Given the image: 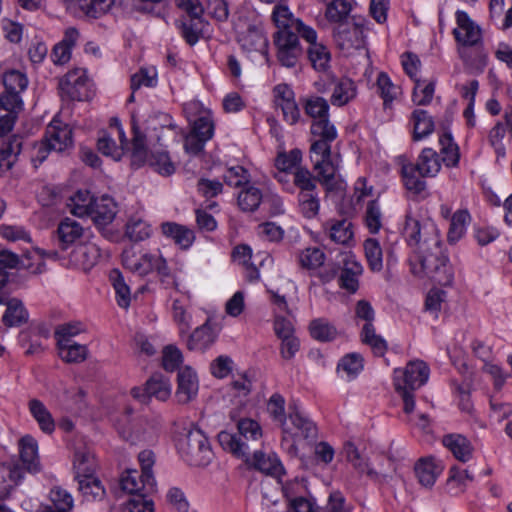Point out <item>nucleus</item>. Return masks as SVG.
<instances>
[{"label":"nucleus","instance_id":"obj_1","mask_svg":"<svg viewBox=\"0 0 512 512\" xmlns=\"http://www.w3.org/2000/svg\"><path fill=\"white\" fill-rule=\"evenodd\" d=\"M271 20L276 27L273 33V44L277 61L283 67L295 68L304 52L300 39L303 40L302 31L308 24L296 17L284 3L274 6Z\"/></svg>","mask_w":512,"mask_h":512},{"label":"nucleus","instance_id":"obj_2","mask_svg":"<svg viewBox=\"0 0 512 512\" xmlns=\"http://www.w3.org/2000/svg\"><path fill=\"white\" fill-rule=\"evenodd\" d=\"M311 135L314 138L310 146V160L313 171L327 191L339 188V155H332L331 143L337 138V130L329 118L312 121Z\"/></svg>","mask_w":512,"mask_h":512},{"label":"nucleus","instance_id":"obj_3","mask_svg":"<svg viewBox=\"0 0 512 512\" xmlns=\"http://www.w3.org/2000/svg\"><path fill=\"white\" fill-rule=\"evenodd\" d=\"M218 442L224 450L244 460L250 468L276 478H280L284 474V467L273 452L266 453L261 450L252 452L248 443L227 431H221L218 434Z\"/></svg>","mask_w":512,"mask_h":512},{"label":"nucleus","instance_id":"obj_4","mask_svg":"<svg viewBox=\"0 0 512 512\" xmlns=\"http://www.w3.org/2000/svg\"><path fill=\"white\" fill-rule=\"evenodd\" d=\"M441 169V162L436 151L424 148L415 164L408 163L402 166V177L406 189L415 194L426 193L427 184L424 177H435Z\"/></svg>","mask_w":512,"mask_h":512},{"label":"nucleus","instance_id":"obj_5","mask_svg":"<svg viewBox=\"0 0 512 512\" xmlns=\"http://www.w3.org/2000/svg\"><path fill=\"white\" fill-rule=\"evenodd\" d=\"M132 134L131 159L133 165L140 167L147 162L154 171L163 176H170L175 172V166L167 152L154 151L148 153L146 136L141 132L134 115H132Z\"/></svg>","mask_w":512,"mask_h":512},{"label":"nucleus","instance_id":"obj_6","mask_svg":"<svg viewBox=\"0 0 512 512\" xmlns=\"http://www.w3.org/2000/svg\"><path fill=\"white\" fill-rule=\"evenodd\" d=\"M403 235L409 246L415 247L418 257L432 250H439L441 240L435 225L430 222L421 223L411 212H407Z\"/></svg>","mask_w":512,"mask_h":512},{"label":"nucleus","instance_id":"obj_7","mask_svg":"<svg viewBox=\"0 0 512 512\" xmlns=\"http://www.w3.org/2000/svg\"><path fill=\"white\" fill-rule=\"evenodd\" d=\"M179 450L184 460L193 466H207L213 459L210 443L199 429L187 432L179 442Z\"/></svg>","mask_w":512,"mask_h":512},{"label":"nucleus","instance_id":"obj_8","mask_svg":"<svg viewBox=\"0 0 512 512\" xmlns=\"http://www.w3.org/2000/svg\"><path fill=\"white\" fill-rule=\"evenodd\" d=\"M421 269L441 286H450L454 280V272L448 257L439 250H432L426 255L419 256Z\"/></svg>","mask_w":512,"mask_h":512},{"label":"nucleus","instance_id":"obj_9","mask_svg":"<svg viewBox=\"0 0 512 512\" xmlns=\"http://www.w3.org/2000/svg\"><path fill=\"white\" fill-rule=\"evenodd\" d=\"M58 86L62 96L70 100L87 101L93 96L92 84L85 71L79 68L69 71Z\"/></svg>","mask_w":512,"mask_h":512},{"label":"nucleus","instance_id":"obj_10","mask_svg":"<svg viewBox=\"0 0 512 512\" xmlns=\"http://www.w3.org/2000/svg\"><path fill=\"white\" fill-rule=\"evenodd\" d=\"M429 373L430 369L425 362L410 361L405 369L394 370V387L395 389L416 390L428 381Z\"/></svg>","mask_w":512,"mask_h":512},{"label":"nucleus","instance_id":"obj_11","mask_svg":"<svg viewBox=\"0 0 512 512\" xmlns=\"http://www.w3.org/2000/svg\"><path fill=\"white\" fill-rule=\"evenodd\" d=\"M303 41L308 44L307 56L312 67L318 72H326L330 68L331 53L327 46L318 39L317 31L310 25L303 31Z\"/></svg>","mask_w":512,"mask_h":512},{"label":"nucleus","instance_id":"obj_12","mask_svg":"<svg viewBox=\"0 0 512 512\" xmlns=\"http://www.w3.org/2000/svg\"><path fill=\"white\" fill-rule=\"evenodd\" d=\"M343 454L346 460L352 464L353 468L358 473L366 474L369 479L376 483H387L392 478L390 474L376 471L373 467H371L368 460L361 454V452L352 442H346L344 444Z\"/></svg>","mask_w":512,"mask_h":512},{"label":"nucleus","instance_id":"obj_13","mask_svg":"<svg viewBox=\"0 0 512 512\" xmlns=\"http://www.w3.org/2000/svg\"><path fill=\"white\" fill-rule=\"evenodd\" d=\"M43 140L50 150L63 152L73 146L72 129L68 124L54 118L48 124Z\"/></svg>","mask_w":512,"mask_h":512},{"label":"nucleus","instance_id":"obj_14","mask_svg":"<svg viewBox=\"0 0 512 512\" xmlns=\"http://www.w3.org/2000/svg\"><path fill=\"white\" fill-rule=\"evenodd\" d=\"M457 28L453 30L456 41L463 46H476L480 43V27L464 11L456 12Z\"/></svg>","mask_w":512,"mask_h":512},{"label":"nucleus","instance_id":"obj_15","mask_svg":"<svg viewBox=\"0 0 512 512\" xmlns=\"http://www.w3.org/2000/svg\"><path fill=\"white\" fill-rule=\"evenodd\" d=\"M333 36L341 48L358 47L362 42L363 27L352 18L350 21L336 25Z\"/></svg>","mask_w":512,"mask_h":512},{"label":"nucleus","instance_id":"obj_16","mask_svg":"<svg viewBox=\"0 0 512 512\" xmlns=\"http://www.w3.org/2000/svg\"><path fill=\"white\" fill-rule=\"evenodd\" d=\"M100 256V248L95 243H85L72 250L69 261L74 267L89 271L96 265Z\"/></svg>","mask_w":512,"mask_h":512},{"label":"nucleus","instance_id":"obj_17","mask_svg":"<svg viewBox=\"0 0 512 512\" xmlns=\"http://www.w3.org/2000/svg\"><path fill=\"white\" fill-rule=\"evenodd\" d=\"M111 126H115L117 128L121 146L118 147L109 135L103 133L102 136L98 138L97 147L103 155L110 156L114 160H120L125 149H129L131 151V144L129 145L117 118L112 119Z\"/></svg>","mask_w":512,"mask_h":512},{"label":"nucleus","instance_id":"obj_18","mask_svg":"<svg viewBox=\"0 0 512 512\" xmlns=\"http://www.w3.org/2000/svg\"><path fill=\"white\" fill-rule=\"evenodd\" d=\"M415 475L420 485L431 488L443 471L440 461L432 456L420 458L414 466Z\"/></svg>","mask_w":512,"mask_h":512},{"label":"nucleus","instance_id":"obj_19","mask_svg":"<svg viewBox=\"0 0 512 512\" xmlns=\"http://www.w3.org/2000/svg\"><path fill=\"white\" fill-rule=\"evenodd\" d=\"M147 481L144 479V473L139 472L136 469H127L120 478V487L123 491L129 493L139 495L144 494L147 495L152 493L156 487V481L153 479V483L151 487L146 485Z\"/></svg>","mask_w":512,"mask_h":512},{"label":"nucleus","instance_id":"obj_20","mask_svg":"<svg viewBox=\"0 0 512 512\" xmlns=\"http://www.w3.org/2000/svg\"><path fill=\"white\" fill-rule=\"evenodd\" d=\"M198 380L196 373L190 368L185 367L178 372V388L176 397L179 403H188L196 397L198 393Z\"/></svg>","mask_w":512,"mask_h":512},{"label":"nucleus","instance_id":"obj_21","mask_svg":"<svg viewBox=\"0 0 512 512\" xmlns=\"http://www.w3.org/2000/svg\"><path fill=\"white\" fill-rule=\"evenodd\" d=\"M287 421L292 427V432L283 433V440H286L288 437L293 439H308L316 436V427L314 423L307 417L303 416L298 410L290 411Z\"/></svg>","mask_w":512,"mask_h":512},{"label":"nucleus","instance_id":"obj_22","mask_svg":"<svg viewBox=\"0 0 512 512\" xmlns=\"http://www.w3.org/2000/svg\"><path fill=\"white\" fill-rule=\"evenodd\" d=\"M152 254H137L133 248L125 249L122 253V263L126 269L140 276L152 272Z\"/></svg>","mask_w":512,"mask_h":512},{"label":"nucleus","instance_id":"obj_23","mask_svg":"<svg viewBox=\"0 0 512 512\" xmlns=\"http://www.w3.org/2000/svg\"><path fill=\"white\" fill-rule=\"evenodd\" d=\"M442 444L461 462H467L472 458L473 446L471 442L461 434L453 433L443 436Z\"/></svg>","mask_w":512,"mask_h":512},{"label":"nucleus","instance_id":"obj_24","mask_svg":"<svg viewBox=\"0 0 512 512\" xmlns=\"http://www.w3.org/2000/svg\"><path fill=\"white\" fill-rule=\"evenodd\" d=\"M117 206L113 198L103 195L96 198L89 217L98 225H107L114 219Z\"/></svg>","mask_w":512,"mask_h":512},{"label":"nucleus","instance_id":"obj_25","mask_svg":"<svg viewBox=\"0 0 512 512\" xmlns=\"http://www.w3.org/2000/svg\"><path fill=\"white\" fill-rule=\"evenodd\" d=\"M161 231L182 249H188L195 240V234L192 229L175 222L162 223Z\"/></svg>","mask_w":512,"mask_h":512},{"label":"nucleus","instance_id":"obj_26","mask_svg":"<svg viewBox=\"0 0 512 512\" xmlns=\"http://www.w3.org/2000/svg\"><path fill=\"white\" fill-rule=\"evenodd\" d=\"M20 460L24 468L29 472H37L39 469L38 444L30 435H25L19 440Z\"/></svg>","mask_w":512,"mask_h":512},{"label":"nucleus","instance_id":"obj_27","mask_svg":"<svg viewBox=\"0 0 512 512\" xmlns=\"http://www.w3.org/2000/svg\"><path fill=\"white\" fill-rule=\"evenodd\" d=\"M28 410L43 433L52 434L54 432V418L42 401L36 398L29 400Z\"/></svg>","mask_w":512,"mask_h":512},{"label":"nucleus","instance_id":"obj_28","mask_svg":"<svg viewBox=\"0 0 512 512\" xmlns=\"http://www.w3.org/2000/svg\"><path fill=\"white\" fill-rule=\"evenodd\" d=\"M113 6V0H72L71 7L79 15L98 18L108 12Z\"/></svg>","mask_w":512,"mask_h":512},{"label":"nucleus","instance_id":"obj_29","mask_svg":"<svg viewBox=\"0 0 512 512\" xmlns=\"http://www.w3.org/2000/svg\"><path fill=\"white\" fill-rule=\"evenodd\" d=\"M329 238L341 245H348L353 238L352 223L346 219L331 220L324 225Z\"/></svg>","mask_w":512,"mask_h":512},{"label":"nucleus","instance_id":"obj_30","mask_svg":"<svg viewBox=\"0 0 512 512\" xmlns=\"http://www.w3.org/2000/svg\"><path fill=\"white\" fill-rule=\"evenodd\" d=\"M7 308L2 321L7 327L19 326L28 320V312L21 300L17 298L8 299L4 296V303Z\"/></svg>","mask_w":512,"mask_h":512},{"label":"nucleus","instance_id":"obj_31","mask_svg":"<svg viewBox=\"0 0 512 512\" xmlns=\"http://www.w3.org/2000/svg\"><path fill=\"white\" fill-rule=\"evenodd\" d=\"M29 260L30 256L28 255H25L24 258L20 259L17 254L8 250H3L0 252V269L4 271L5 269L25 268L34 274H38L43 271L44 263L41 259H39V262L35 267L28 262Z\"/></svg>","mask_w":512,"mask_h":512},{"label":"nucleus","instance_id":"obj_32","mask_svg":"<svg viewBox=\"0 0 512 512\" xmlns=\"http://www.w3.org/2000/svg\"><path fill=\"white\" fill-rule=\"evenodd\" d=\"M22 469L14 464L0 463V499L6 498L11 489L22 479Z\"/></svg>","mask_w":512,"mask_h":512},{"label":"nucleus","instance_id":"obj_33","mask_svg":"<svg viewBox=\"0 0 512 512\" xmlns=\"http://www.w3.org/2000/svg\"><path fill=\"white\" fill-rule=\"evenodd\" d=\"M335 85L331 95V103L335 106H344L356 97L355 83L349 78H341L334 81Z\"/></svg>","mask_w":512,"mask_h":512},{"label":"nucleus","instance_id":"obj_34","mask_svg":"<svg viewBox=\"0 0 512 512\" xmlns=\"http://www.w3.org/2000/svg\"><path fill=\"white\" fill-rule=\"evenodd\" d=\"M238 435L236 438L248 443L253 449L254 444L259 442L263 436L260 424L251 418H241L237 420Z\"/></svg>","mask_w":512,"mask_h":512},{"label":"nucleus","instance_id":"obj_35","mask_svg":"<svg viewBox=\"0 0 512 512\" xmlns=\"http://www.w3.org/2000/svg\"><path fill=\"white\" fill-rule=\"evenodd\" d=\"M97 468L94 455L88 450H78L74 456L75 479L93 477Z\"/></svg>","mask_w":512,"mask_h":512},{"label":"nucleus","instance_id":"obj_36","mask_svg":"<svg viewBox=\"0 0 512 512\" xmlns=\"http://www.w3.org/2000/svg\"><path fill=\"white\" fill-rule=\"evenodd\" d=\"M172 387L169 379L161 374L152 375L145 384L147 397H155L160 401H166L171 395Z\"/></svg>","mask_w":512,"mask_h":512},{"label":"nucleus","instance_id":"obj_37","mask_svg":"<svg viewBox=\"0 0 512 512\" xmlns=\"http://www.w3.org/2000/svg\"><path fill=\"white\" fill-rule=\"evenodd\" d=\"M413 122V139L421 140L434 131V121L427 111L416 109L411 115Z\"/></svg>","mask_w":512,"mask_h":512},{"label":"nucleus","instance_id":"obj_38","mask_svg":"<svg viewBox=\"0 0 512 512\" xmlns=\"http://www.w3.org/2000/svg\"><path fill=\"white\" fill-rule=\"evenodd\" d=\"M267 412L273 421L280 424L283 433L292 432V427L285 415V399L279 393H274L267 402Z\"/></svg>","mask_w":512,"mask_h":512},{"label":"nucleus","instance_id":"obj_39","mask_svg":"<svg viewBox=\"0 0 512 512\" xmlns=\"http://www.w3.org/2000/svg\"><path fill=\"white\" fill-rule=\"evenodd\" d=\"M49 498L51 505L46 507V512H70L74 507L72 495L59 486L50 490Z\"/></svg>","mask_w":512,"mask_h":512},{"label":"nucleus","instance_id":"obj_40","mask_svg":"<svg viewBox=\"0 0 512 512\" xmlns=\"http://www.w3.org/2000/svg\"><path fill=\"white\" fill-rule=\"evenodd\" d=\"M301 102L305 114L312 118V121L329 118V104L325 98L317 95H311L303 98Z\"/></svg>","mask_w":512,"mask_h":512},{"label":"nucleus","instance_id":"obj_41","mask_svg":"<svg viewBox=\"0 0 512 512\" xmlns=\"http://www.w3.org/2000/svg\"><path fill=\"white\" fill-rule=\"evenodd\" d=\"M57 233L62 248L66 249L82 236L83 228L77 221L65 218L60 222Z\"/></svg>","mask_w":512,"mask_h":512},{"label":"nucleus","instance_id":"obj_42","mask_svg":"<svg viewBox=\"0 0 512 512\" xmlns=\"http://www.w3.org/2000/svg\"><path fill=\"white\" fill-rule=\"evenodd\" d=\"M109 280L115 290L117 304L121 308L127 309L131 302V292L122 273L118 269L111 270Z\"/></svg>","mask_w":512,"mask_h":512},{"label":"nucleus","instance_id":"obj_43","mask_svg":"<svg viewBox=\"0 0 512 512\" xmlns=\"http://www.w3.org/2000/svg\"><path fill=\"white\" fill-rule=\"evenodd\" d=\"M215 338L212 328L205 323L189 335L187 347L189 350H203L213 344Z\"/></svg>","mask_w":512,"mask_h":512},{"label":"nucleus","instance_id":"obj_44","mask_svg":"<svg viewBox=\"0 0 512 512\" xmlns=\"http://www.w3.org/2000/svg\"><path fill=\"white\" fill-rule=\"evenodd\" d=\"M94 198L89 191H78L71 198L68 206L72 214L78 217H89L93 208Z\"/></svg>","mask_w":512,"mask_h":512},{"label":"nucleus","instance_id":"obj_45","mask_svg":"<svg viewBox=\"0 0 512 512\" xmlns=\"http://www.w3.org/2000/svg\"><path fill=\"white\" fill-rule=\"evenodd\" d=\"M362 267L355 261L345 263L339 276V285L341 288L350 293H355L358 289V275L361 273Z\"/></svg>","mask_w":512,"mask_h":512},{"label":"nucleus","instance_id":"obj_46","mask_svg":"<svg viewBox=\"0 0 512 512\" xmlns=\"http://www.w3.org/2000/svg\"><path fill=\"white\" fill-rule=\"evenodd\" d=\"M309 330L312 338L321 342L333 341L338 335L336 327L324 318L312 320Z\"/></svg>","mask_w":512,"mask_h":512},{"label":"nucleus","instance_id":"obj_47","mask_svg":"<svg viewBox=\"0 0 512 512\" xmlns=\"http://www.w3.org/2000/svg\"><path fill=\"white\" fill-rule=\"evenodd\" d=\"M319 182L318 175H312L311 171L304 167H298L294 172L293 183L299 189V193L313 194L317 192L316 182Z\"/></svg>","mask_w":512,"mask_h":512},{"label":"nucleus","instance_id":"obj_48","mask_svg":"<svg viewBox=\"0 0 512 512\" xmlns=\"http://www.w3.org/2000/svg\"><path fill=\"white\" fill-rule=\"evenodd\" d=\"M172 316L180 334H186L191 328L192 321V315L188 311V302L181 299L173 300Z\"/></svg>","mask_w":512,"mask_h":512},{"label":"nucleus","instance_id":"obj_49","mask_svg":"<svg viewBox=\"0 0 512 512\" xmlns=\"http://www.w3.org/2000/svg\"><path fill=\"white\" fill-rule=\"evenodd\" d=\"M59 354L61 358L69 363L83 362L88 355L86 345L78 344L76 342L57 343Z\"/></svg>","mask_w":512,"mask_h":512},{"label":"nucleus","instance_id":"obj_50","mask_svg":"<svg viewBox=\"0 0 512 512\" xmlns=\"http://www.w3.org/2000/svg\"><path fill=\"white\" fill-rule=\"evenodd\" d=\"M263 198L260 189L254 186H248L238 195V205L245 212L255 211L260 204H263Z\"/></svg>","mask_w":512,"mask_h":512},{"label":"nucleus","instance_id":"obj_51","mask_svg":"<svg viewBox=\"0 0 512 512\" xmlns=\"http://www.w3.org/2000/svg\"><path fill=\"white\" fill-rule=\"evenodd\" d=\"M360 336L362 342L370 346L376 356L385 354L387 343L380 335L376 334L374 325L364 324Z\"/></svg>","mask_w":512,"mask_h":512},{"label":"nucleus","instance_id":"obj_52","mask_svg":"<svg viewBox=\"0 0 512 512\" xmlns=\"http://www.w3.org/2000/svg\"><path fill=\"white\" fill-rule=\"evenodd\" d=\"M441 153L443 154V162L448 167H455L458 165L460 154L457 144L453 142L452 135L444 132L440 138Z\"/></svg>","mask_w":512,"mask_h":512},{"label":"nucleus","instance_id":"obj_53","mask_svg":"<svg viewBox=\"0 0 512 512\" xmlns=\"http://www.w3.org/2000/svg\"><path fill=\"white\" fill-rule=\"evenodd\" d=\"M351 5L345 0H333L326 8L325 16L330 22L339 23L352 20L349 17Z\"/></svg>","mask_w":512,"mask_h":512},{"label":"nucleus","instance_id":"obj_54","mask_svg":"<svg viewBox=\"0 0 512 512\" xmlns=\"http://www.w3.org/2000/svg\"><path fill=\"white\" fill-rule=\"evenodd\" d=\"M364 359L359 353H349L341 358L337 365L338 371L346 374L348 379H354L364 367Z\"/></svg>","mask_w":512,"mask_h":512},{"label":"nucleus","instance_id":"obj_55","mask_svg":"<svg viewBox=\"0 0 512 512\" xmlns=\"http://www.w3.org/2000/svg\"><path fill=\"white\" fill-rule=\"evenodd\" d=\"M364 251L371 270L375 272L381 271L383 268V253L379 242L374 238L366 239Z\"/></svg>","mask_w":512,"mask_h":512},{"label":"nucleus","instance_id":"obj_56","mask_svg":"<svg viewBox=\"0 0 512 512\" xmlns=\"http://www.w3.org/2000/svg\"><path fill=\"white\" fill-rule=\"evenodd\" d=\"M469 220L470 215L467 211L460 210L453 214L447 235L450 243L457 242L465 234Z\"/></svg>","mask_w":512,"mask_h":512},{"label":"nucleus","instance_id":"obj_57","mask_svg":"<svg viewBox=\"0 0 512 512\" xmlns=\"http://www.w3.org/2000/svg\"><path fill=\"white\" fill-rule=\"evenodd\" d=\"M324 252L317 247H309L302 250L298 255L301 267L314 270L321 267L325 262Z\"/></svg>","mask_w":512,"mask_h":512},{"label":"nucleus","instance_id":"obj_58","mask_svg":"<svg viewBox=\"0 0 512 512\" xmlns=\"http://www.w3.org/2000/svg\"><path fill=\"white\" fill-rule=\"evenodd\" d=\"M77 481L80 492L87 500H101L104 497L105 489L96 477L83 478Z\"/></svg>","mask_w":512,"mask_h":512},{"label":"nucleus","instance_id":"obj_59","mask_svg":"<svg viewBox=\"0 0 512 512\" xmlns=\"http://www.w3.org/2000/svg\"><path fill=\"white\" fill-rule=\"evenodd\" d=\"M415 86L412 93V101L418 106L428 105L433 98L435 83L433 81L425 82L415 79Z\"/></svg>","mask_w":512,"mask_h":512},{"label":"nucleus","instance_id":"obj_60","mask_svg":"<svg viewBox=\"0 0 512 512\" xmlns=\"http://www.w3.org/2000/svg\"><path fill=\"white\" fill-rule=\"evenodd\" d=\"M376 86L377 92L383 99L385 106L391 104L399 92V88L392 83L389 76L384 72L378 74Z\"/></svg>","mask_w":512,"mask_h":512},{"label":"nucleus","instance_id":"obj_61","mask_svg":"<svg viewBox=\"0 0 512 512\" xmlns=\"http://www.w3.org/2000/svg\"><path fill=\"white\" fill-rule=\"evenodd\" d=\"M5 90L21 93L28 85V79L25 73L18 70H10L3 76Z\"/></svg>","mask_w":512,"mask_h":512},{"label":"nucleus","instance_id":"obj_62","mask_svg":"<svg viewBox=\"0 0 512 512\" xmlns=\"http://www.w3.org/2000/svg\"><path fill=\"white\" fill-rule=\"evenodd\" d=\"M22 149V140L18 136H12L0 149V161H7L11 167Z\"/></svg>","mask_w":512,"mask_h":512},{"label":"nucleus","instance_id":"obj_63","mask_svg":"<svg viewBox=\"0 0 512 512\" xmlns=\"http://www.w3.org/2000/svg\"><path fill=\"white\" fill-rule=\"evenodd\" d=\"M224 182L231 187H241L250 181V174L242 166L229 167L223 175Z\"/></svg>","mask_w":512,"mask_h":512},{"label":"nucleus","instance_id":"obj_64","mask_svg":"<svg viewBox=\"0 0 512 512\" xmlns=\"http://www.w3.org/2000/svg\"><path fill=\"white\" fill-rule=\"evenodd\" d=\"M298 202L304 217L310 219L318 214L320 207L318 193H299Z\"/></svg>","mask_w":512,"mask_h":512}]
</instances>
